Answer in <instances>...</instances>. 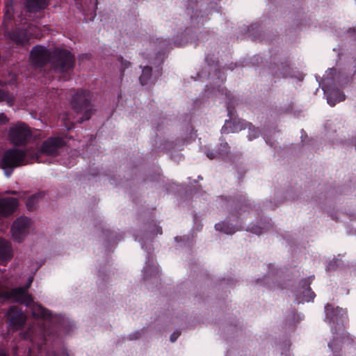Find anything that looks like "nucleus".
<instances>
[{
  "mask_svg": "<svg viewBox=\"0 0 356 356\" xmlns=\"http://www.w3.org/2000/svg\"><path fill=\"white\" fill-rule=\"evenodd\" d=\"M31 60L33 65L38 66L50 62L55 70L60 73L72 70L74 65V57L70 51L59 48H55L50 51L39 45L32 49Z\"/></svg>",
  "mask_w": 356,
  "mask_h": 356,
  "instance_id": "1",
  "label": "nucleus"
},
{
  "mask_svg": "<svg viewBox=\"0 0 356 356\" xmlns=\"http://www.w3.org/2000/svg\"><path fill=\"white\" fill-rule=\"evenodd\" d=\"M28 163L26 152L16 148L7 150L1 161L2 168L7 177L11 175L13 168Z\"/></svg>",
  "mask_w": 356,
  "mask_h": 356,
  "instance_id": "2",
  "label": "nucleus"
},
{
  "mask_svg": "<svg viewBox=\"0 0 356 356\" xmlns=\"http://www.w3.org/2000/svg\"><path fill=\"white\" fill-rule=\"evenodd\" d=\"M91 95L86 90L76 92L72 97L71 102L72 108L77 113H84L86 120L89 119L88 113L90 111Z\"/></svg>",
  "mask_w": 356,
  "mask_h": 356,
  "instance_id": "3",
  "label": "nucleus"
},
{
  "mask_svg": "<svg viewBox=\"0 0 356 356\" xmlns=\"http://www.w3.org/2000/svg\"><path fill=\"white\" fill-rule=\"evenodd\" d=\"M31 137L29 127L24 123H17L10 127L9 138L16 145H20L28 142Z\"/></svg>",
  "mask_w": 356,
  "mask_h": 356,
  "instance_id": "4",
  "label": "nucleus"
},
{
  "mask_svg": "<svg viewBox=\"0 0 356 356\" xmlns=\"http://www.w3.org/2000/svg\"><path fill=\"white\" fill-rule=\"evenodd\" d=\"M30 223V220L25 217H20L13 222L11 232L16 241L21 242L26 236L29 230Z\"/></svg>",
  "mask_w": 356,
  "mask_h": 356,
  "instance_id": "5",
  "label": "nucleus"
},
{
  "mask_svg": "<svg viewBox=\"0 0 356 356\" xmlns=\"http://www.w3.org/2000/svg\"><path fill=\"white\" fill-rule=\"evenodd\" d=\"M65 145L60 137H52L46 140L42 145L40 151L47 155L55 156L58 154L61 147Z\"/></svg>",
  "mask_w": 356,
  "mask_h": 356,
  "instance_id": "6",
  "label": "nucleus"
},
{
  "mask_svg": "<svg viewBox=\"0 0 356 356\" xmlns=\"http://www.w3.org/2000/svg\"><path fill=\"white\" fill-rule=\"evenodd\" d=\"M18 201L15 197H5L0 200V216L11 215L17 209Z\"/></svg>",
  "mask_w": 356,
  "mask_h": 356,
  "instance_id": "7",
  "label": "nucleus"
},
{
  "mask_svg": "<svg viewBox=\"0 0 356 356\" xmlns=\"http://www.w3.org/2000/svg\"><path fill=\"white\" fill-rule=\"evenodd\" d=\"M10 323L15 329L24 325L26 321V316L24 313L19 312L16 307H12L8 311Z\"/></svg>",
  "mask_w": 356,
  "mask_h": 356,
  "instance_id": "8",
  "label": "nucleus"
},
{
  "mask_svg": "<svg viewBox=\"0 0 356 356\" xmlns=\"http://www.w3.org/2000/svg\"><path fill=\"white\" fill-rule=\"evenodd\" d=\"M13 257L10 243L2 238H0V264H6Z\"/></svg>",
  "mask_w": 356,
  "mask_h": 356,
  "instance_id": "9",
  "label": "nucleus"
},
{
  "mask_svg": "<svg viewBox=\"0 0 356 356\" xmlns=\"http://www.w3.org/2000/svg\"><path fill=\"white\" fill-rule=\"evenodd\" d=\"M31 37H38L37 34L28 33L26 31L13 32L10 35V38L17 44H24L29 40Z\"/></svg>",
  "mask_w": 356,
  "mask_h": 356,
  "instance_id": "10",
  "label": "nucleus"
},
{
  "mask_svg": "<svg viewBox=\"0 0 356 356\" xmlns=\"http://www.w3.org/2000/svg\"><path fill=\"white\" fill-rule=\"evenodd\" d=\"M49 0H26V8L29 12H38L46 8Z\"/></svg>",
  "mask_w": 356,
  "mask_h": 356,
  "instance_id": "11",
  "label": "nucleus"
},
{
  "mask_svg": "<svg viewBox=\"0 0 356 356\" xmlns=\"http://www.w3.org/2000/svg\"><path fill=\"white\" fill-rule=\"evenodd\" d=\"M344 99L345 95L339 91L332 92L327 96V103L332 106H334L337 102H342Z\"/></svg>",
  "mask_w": 356,
  "mask_h": 356,
  "instance_id": "12",
  "label": "nucleus"
},
{
  "mask_svg": "<svg viewBox=\"0 0 356 356\" xmlns=\"http://www.w3.org/2000/svg\"><path fill=\"white\" fill-rule=\"evenodd\" d=\"M44 196L43 193H39L38 194L33 195L31 196L26 202V207L29 210H33L35 207V204L38 200Z\"/></svg>",
  "mask_w": 356,
  "mask_h": 356,
  "instance_id": "13",
  "label": "nucleus"
},
{
  "mask_svg": "<svg viewBox=\"0 0 356 356\" xmlns=\"http://www.w3.org/2000/svg\"><path fill=\"white\" fill-rule=\"evenodd\" d=\"M152 74V68L149 67H145L143 70L142 74L140 77V81L142 85L147 83V80L150 78Z\"/></svg>",
  "mask_w": 356,
  "mask_h": 356,
  "instance_id": "14",
  "label": "nucleus"
},
{
  "mask_svg": "<svg viewBox=\"0 0 356 356\" xmlns=\"http://www.w3.org/2000/svg\"><path fill=\"white\" fill-rule=\"evenodd\" d=\"M3 101H5L8 105L11 106L13 104L14 97L8 92L0 90V102Z\"/></svg>",
  "mask_w": 356,
  "mask_h": 356,
  "instance_id": "15",
  "label": "nucleus"
},
{
  "mask_svg": "<svg viewBox=\"0 0 356 356\" xmlns=\"http://www.w3.org/2000/svg\"><path fill=\"white\" fill-rule=\"evenodd\" d=\"M222 226H224L223 223L222 224L218 223V224L216 225V229L221 230V231L225 232L226 234H232L234 232L228 231L226 228L222 227Z\"/></svg>",
  "mask_w": 356,
  "mask_h": 356,
  "instance_id": "16",
  "label": "nucleus"
},
{
  "mask_svg": "<svg viewBox=\"0 0 356 356\" xmlns=\"http://www.w3.org/2000/svg\"><path fill=\"white\" fill-rule=\"evenodd\" d=\"M8 122L6 116L3 113H0V124H3Z\"/></svg>",
  "mask_w": 356,
  "mask_h": 356,
  "instance_id": "17",
  "label": "nucleus"
},
{
  "mask_svg": "<svg viewBox=\"0 0 356 356\" xmlns=\"http://www.w3.org/2000/svg\"><path fill=\"white\" fill-rule=\"evenodd\" d=\"M180 335V333L179 332H175L172 334L170 337V340L172 342H174Z\"/></svg>",
  "mask_w": 356,
  "mask_h": 356,
  "instance_id": "18",
  "label": "nucleus"
},
{
  "mask_svg": "<svg viewBox=\"0 0 356 356\" xmlns=\"http://www.w3.org/2000/svg\"><path fill=\"white\" fill-rule=\"evenodd\" d=\"M307 292L309 293V294H310V298L313 299L314 298V293L311 292L310 291H308Z\"/></svg>",
  "mask_w": 356,
  "mask_h": 356,
  "instance_id": "19",
  "label": "nucleus"
},
{
  "mask_svg": "<svg viewBox=\"0 0 356 356\" xmlns=\"http://www.w3.org/2000/svg\"><path fill=\"white\" fill-rule=\"evenodd\" d=\"M207 156L209 158V159H213L214 158V156L213 154L211 153V154H207Z\"/></svg>",
  "mask_w": 356,
  "mask_h": 356,
  "instance_id": "20",
  "label": "nucleus"
},
{
  "mask_svg": "<svg viewBox=\"0 0 356 356\" xmlns=\"http://www.w3.org/2000/svg\"><path fill=\"white\" fill-rule=\"evenodd\" d=\"M0 356H7V355L3 352L0 351Z\"/></svg>",
  "mask_w": 356,
  "mask_h": 356,
  "instance_id": "21",
  "label": "nucleus"
},
{
  "mask_svg": "<svg viewBox=\"0 0 356 356\" xmlns=\"http://www.w3.org/2000/svg\"><path fill=\"white\" fill-rule=\"evenodd\" d=\"M29 29H32V26H29Z\"/></svg>",
  "mask_w": 356,
  "mask_h": 356,
  "instance_id": "22",
  "label": "nucleus"
}]
</instances>
